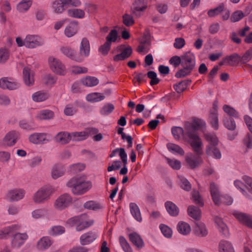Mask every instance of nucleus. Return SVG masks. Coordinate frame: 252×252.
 Segmentation results:
<instances>
[{
    "label": "nucleus",
    "mask_w": 252,
    "mask_h": 252,
    "mask_svg": "<svg viewBox=\"0 0 252 252\" xmlns=\"http://www.w3.org/2000/svg\"><path fill=\"white\" fill-rule=\"evenodd\" d=\"M200 127V123L197 121H194L192 124L188 123L186 126V134L189 137L188 142L195 153V154H188L186 157V161L191 169L198 167L203 162L201 157L203 154V143L197 132Z\"/></svg>",
    "instance_id": "nucleus-1"
},
{
    "label": "nucleus",
    "mask_w": 252,
    "mask_h": 252,
    "mask_svg": "<svg viewBox=\"0 0 252 252\" xmlns=\"http://www.w3.org/2000/svg\"><path fill=\"white\" fill-rule=\"evenodd\" d=\"M66 186L71 189V192L76 195L86 193L92 187V183L83 176H77L70 179Z\"/></svg>",
    "instance_id": "nucleus-2"
},
{
    "label": "nucleus",
    "mask_w": 252,
    "mask_h": 252,
    "mask_svg": "<svg viewBox=\"0 0 252 252\" xmlns=\"http://www.w3.org/2000/svg\"><path fill=\"white\" fill-rule=\"evenodd\" d=\"M206 141L208 142L206 153L208 156L216 159L221 158V153L219 149V141L214 133L206 134Z\"/></svg>",
    "instance_id": "nucleus-3"
},
{
    "label": "nucleus",
    "mask_w": 252,
    "mask_h": 252,
    "mask_svg": "<svg viewBox=\"0 0 252 252\" xmlns=\"http://www.w3.org/2000/svg\"><path fill=\"white\" fill-rule=\"evenodd\" d=\"M54 188L51 186H44L36 191L32 196V200L37 204H42L50 199L55 192Z\"/></svg>",
    "instance_id": "nucleus-4"
},
{
    "label": "nucleus",
    "mask_w": 252,
    "mask_h": 252,
    "mask_svg": "<svg viewBox=\"0 0 252 252\" xmlns=\"http://www.w3.org/2000/svg\"><path fill=\"white\" fill-rule=\"evenodd\" d=\"M210 189L212 199L215 204L219 205L222 202L230 205L233 203V199L230 196L220 195L218 186L214 183H211Z\"/></svg>",
    "instance_id": "nucleus-5"
},
{
    "label": "nucleus",
    "mask_w": 252,
    "mask_h": 252,
    "mask_svg": "<svg viewBox=\"0 0 252 252\" xmlns=\"http://www.w3.org/2000/svg\"><path fill=\"white\" fill-rule=\"evenodd\" d=\"M218 109V101L215 100L209 112L207 119L208 124L215 130L219 128Z\"/></svg>",
    "instance_id": "nucleus-6"
},
{
    "label": "nucleus",
    "mask_w": 252,
    "mask_h": 252,
    "mask_svg": "<svg viewBox=\"0 0 252 252\" xmlns=\"http://www.w3.org/2000/svg\"><path fill=\"white\" fill-rule=\"evenodd\" d=\"M72 203V198L68 193L59 196L54 203L55 208L58 210H63L68 207Z\"/></svg>",
    "instance_id": "nucleus-7"
},
{
    "label": "nucleus",
    "mask_w": 252,
    "mask_h": 252,
    "mask_svg": "<svg viewBox=\"0 0 252 252\" xmlns=\"http://www.w3.org/2000/svg\"><path fill=\"white\" fill-rule=\"evenodd\" d=\"M148 7V0H134L131 6V12L136 17H140Z\"/></svg>",
    "instance_id": "nucleus-8"
},
{
    "label": "nucleus",
    "mask_w": 252,
    "mask_h": 252,
    "mask_svg": "<svg viewBox=\"0 0 252 252\" xmlns=\"http://www.w3.org/2000/svg\"><path fill=\"white\" fill-rule=\"evenodd\" d=\"M48 62L50 67L53 72L63 75L66 73L65 66L60 60L50 57L49 58Z\"/></svg>",
    "instance_id": "nucleus-9"
},
{
    "label": "nucleus",
    "mask_w": 252,
    "mask_h": 252,
    "mask_svg": "<svg viewBox=\"0 0 252 252\" xmlns=\"http://www.w3.org/2000/svg\"><path fill=\"white\" fill-rule=\"evenodd\" d=\"M42 38L37 35L29 34L25 38V46L29 48H34L43 44Z\"/></svg>",
    "instance_id": "nucleus-10"
},
{
    "label": "nucleus",
    "mask_w": 252,
    "mask_h": 252,
    "mask_svg": "<svg viewBox=\"0 0 252 252\" xmlns=\"http://www.w3.org/2000/svg\"><path fill=\"white\" fill-rule=\"evenodd\" d=\"M232 213L240 223L252 228V215L237 210L233 211Z\"/></svg>",
    "instance_id": "nucleus-11"
},
{
    "label": "nucleus",
    "mask_w": 252,
    "mask_h": 252,
    "mask_svg": "<svg viewBox=\"0 0 252 252\" xmlns=\"http://www.w3.org/2000/svg\"><path fill=\"white\" fill-rule=\"evenodd\" d=\"M119 50L121 51V53L113 57V60L115 62L126 60L129 58L132 53V49L130 46L126 47L125 45H121Z\"/></svg>",
    "instance_id": "nucleus-12"
},
{
    "label": "nucleus",
    "mask_w": 252,
    "mask_h": 252,
    "mask_svg": "<svg viewBox=\"0 0 252 252\" xmlns=\"http://www.w3.org/2000/svg\"><path fill=\"white\" fill-rule=\"evenodd\" d=\"M20 137L18 132L13 130L8 132L2 140V145L5 147L14 146Z\"/></svg>",
    "instance_id": "nucleus-13"
},
{
    "label": "nucleus",
    "mask_w": 252,
    "mask_h": 252,
    "mask_svg": "<svg viewBox=\"0 0 252 252\" xmlns=\"http://www.w3.org/2000/svg\"><path fill=\"white\" fill-rule=\"evenodd\" d=\"M20 87V84L11 78L3 77L0 79V88L9 90H16Z\"/></svg>",
    "instance_id": "nucleus-14"
},
{
    "label": "nucleus",
    "mask_w": 252,
    "mask_h": 252,
    "mask_svg": "<svg viewBox=\"0 0 252 252\" xmlns=\"http://www.w3.org/2000/svg\"><path fill=\"white\" fill-rule=\"evenodd\" d=\"M90 52V45L89 41L87 38L84 37L82 39L79 48V55H77V57H81L82 62L84 58L89 57Z\"/></svg>",
    "instance_id": "nucleus-15"
},
{
    "label": "nucleus",
    "mask_w": 252,
    "mask_h": 252,
    "mask_svg": "<svg viewBox=\"0 0 252 252\" xmlns=\"http://www.w3.org/2000/svg\"><path fill=\"white\" fill-rule=\"evenodd\" d=\"M194 121H199L200 123V126H201L202 123L201 121L200 120L198 119H194L193 120L192 123L189 122H187L185 124V132H184V130L183 128L179 126H173L171 128V132L172 134L174 137L175 139L179 140L180 139L181 136L183 135L184 136V138L186 139L187 141H188V140L189 139V137L188 135L186 134V124L189 123V124H192Z\"/></svg>",
    "instance_id": "nucleus-16"
},
{
    "label": "nucleus",
    "mask_w": 252,
    "mask_h": 252,
    "mask_svg": "<svg viewBox=\"0 0 252 252\" xmlns=\"http://www.w3.org/2000/svg\"><path fill=\"white\" fill-rule=\"evenodd\" d=\"M25 191L22 189H15L9 190L7 194V198L10 201H17L23 199Z\"/></svg>",
    "instance_id": "nucleus-17"
},
{
    "label": "nucleus",
    "mask_w": 252,
    "mask_h": 252,
    "mask_svg": "<svg viewBox=\"0 0 252 252\" xmlns=\"http://www.w3.org/2000/svg\"><path fill=\"white\" fill-rule=\"evenodd\" d=\"M45 133H34L29 137V141L34 144H43L49 141Z\"/></svg>",
    "instance_id": "nucleus-18"
},
{
    "label": "nucleus",
    "mask_w": 252,
    "mask_h": 252,
    "mask_svg": "<svg viewBox=\"0 0 252 252\" xmlns=\"http://www.w3.org/2000/svg\"><path fill=\"white\" fill-rule=\"evenodd\" d=\"M61 52L66 57L78 63H81V57H77L75 51L71 47L67 46H62L60 48Z\"/></svg>",
    "instance_id": "nucleus-19"
},
{
    "label": "nucleus",
    "mask_w": 252,
    "mask_h": 252,
    "mask_svg": "<svg viewBox=\"0 0 252 252\" xmlns=\"http://www.w3.org/2000/svg\"><path fill=\"white\" fill-rule=\"evenodd\" d=\"M214 220L217 229L221 235L225 237H228L229 236L228 228L222 219L219 217H216Z\"/></svg>",
    "instance_id": "nucleus-20"
},
{
    "label": "nucleus",
    "mask_w": 252,
    "mask_h": 252,
    "mask_svg": "<svg viewBox=\"0 0 252 252\" xmlns=\"http://www.w3.org/2000/svg\"><path fill=\"white\" fill-rule=\"evenodd\" d=\"M182 65L193 69L195 66V57L193 54L187 52L182 56Z\"/></svg>",
    "instance_id": "nucleus-21"
},
{
    "label": "nucleus",
    "mask_w": 252,
    "mask_h": 252,
    "mask_svg": "<svg viewBox=\"0 0 252 252\" xmlns=\"http://www.w3.org/2000/svg\"><path fill=\"white\" fill-rule=\"evenodd\" d=\"M96 238L97 235L94 232H87L81 236L80 238V244L83 246L89 245L93 242Z\"/></svg>",
    "instance_id": "nucleus-22"
},
{
    "label": "nucleus",
    "mask_w": 252,
    "mask_h": 252,
    "mask_svg": "<svg viewBox=\"0 0 252 252\" xmlns=\"http://www.w3.org/2000/svg\"><path fill=\"white\" fill-rule=\"evenodd\" d=\"M129 241L138 249H140L144 246V242L141 237L136 232H132L128 234Z\"/></svg>",
    "instance_id": "nucleus-23"
},
{
    "label": "nucleus",
    "mask_w": 252,
    "mask_h": 252,
    "mask_svg": "<svg viewBox=\"0 0 252 252\" xmlns=\"http://www.w3.org/2000/svg\"><path fill=\"white\" fill-rule=\"evenodd\" d=\"M28 236L25 233H16L12 240V245L14 248H19L21 246L27 239Z\"/></svg>",
    "instance_id": "nucleus-24"
},
{
    "label": "nucleus",
    "mask_w": 252,
    "mask_h": 252,
    "mask_svg": "<svg viewBox=\"0 0 252 252\" xmlns=\"http://www.w3.org/2000/svg\"><path fill=\"white\" fill-rule=\"evenodd\" d=\"M65 173V169L61 164H56L52 168L51 176L54 179H57L63 176Z\"/></svg>",
    "instance_id": "nucleus-25"
},
{
    "label": "nucleus",
    "mask_w": 252,
    "mask_h": 252,
    "mask_svg": "<svg viewBox=\"0 0 252 252\" xmlns=\"http://www.w3.org/2000/svg\"><path fill=\"white\" fill-rule=\"evenodd\" d=\"M78 30V24L76 21L71 22L64 30V34L68 37L74 36Z\"/></svg>",
    "instance_id": "nucleus-26"
},
{
    "label": "nucleus",
    "mask_w": 252,
    "mask_h": 252,
    "mask_svg": "<svg viewBox=\"0 0 252 252\" xmlns=\"http://www.w3.org/2000/svg\"><path fill=\"white\" fill-rule=\"evenodd\" d=\"M52 244V241L48 237H43L40 239L36 245L38 250L43 251L48 249Z\"/></svg>",
    "instance_id": "nucleus-27"
},
{
    "label": "nucleus",
    "mask_w": 252,
    "mask_h": 252,
    "mask_svg": "<svg viewBox=\"0 0 252 252\" xmlns=\"http://www.w3.org/2000/svg\"><path fill=\"white\" fill-rule=\"evenodd\" d=\"M23 79L25 83L27 86L32 85L34 83V80L33 72L28 67H25L23 71Z\"/></svg>",
    "instance_id": "nucleus-28"
},
{
    "label": "nucleus",
    "mask_w": 252,
    "mask_h": 252,
    "mask_svg": "<svg viewBox=\"0 0 252 252\" xmlns=\"http://www.w3.org/2000/svg\"><path fill=\"white\" fill-rule=\"evenodd\" d=\"M70 134L66 131L59 132L55 137L56 142L61 144H66L70 141Z\"/></svg>",
    "instance_id": "nucleus-29"
},
{
    "label": "nucleus",
    "mask_w": 252,
    "mask_h": 252,
    "mask_svg": "<svg viewBox=\"0 0 252 252\" xmlns=\"http://www.w3.org/2000/svg\"><path fill=\"white\" fill-rule=\"evenodd\" d=\"M129 209L130 213L133 217L138 221L141 222L142 220L140 209L138 205L135 203H130Z\"/></svg>",
    "instance_id": "nucleus-30"
},
{
    "label": "nucleus",
    "mask_w": 252,
    "mask_h": 252,
    "mask_svg": "<svg viewBox=\"0 0 252 252\" xmlns=\"http://www.w3.org/2000/svg\"><path fill=\"white\" fill-rule=\"evenodd\" d=\"M165 206L167 212L170 215L173 217H176L179 213V208L172 202L166 201L165 203Z\"/></svg>",
    "instance_id": "nucleus-31"
},
{
    "label": "nucleus",
    "mask_w": 252,
    "mask_h": 252,
    "mask_svg": "<svg viewBox=\"0 0 252 252\" xmlns=\"http://www.w3.org/2000/svg\"><path fill=\"white\" fill-rule=\"evenodd\" d=\"M177 229L179 233L183 235H187L191 231L190 225L188 223L183 221L178 222L177 225Z\"/></svg>",
    "instance_id": "nucleus-32"
},
{
    "label": "nucleus",
    "mask_w": 252,
    "mask_h": 252,
    "mask_svg": "<svg viewBox=\"0 0 252 252\" xmlns=\"http://www.w3.org/2000/svg\"><path fill=\"white\" fill-rule=\"evenodd\" d=\"M88 216L86 215V217H82L80 220L79 224L76 225V230L77 231H81L93 225L94 221L92 220H88Z\"/></svg>",
    "instance_id": "nucleus-33"
},
{
    "label": "nucleus",
    "mask_w": 252,
    "mask_h": 252,
    "mask_svg": "<svg viewBox=\"0 0 252 252\" xmlns=\"http://www.w3.org/2000/svg\"><path fill=\"white\" fill-rule=\"evenodd\" d=\"M219 252H234V250L230 242L221 240L219 245Z\"/></svg>",
    "instance_id": "nucleus-34"
},
{
    "label": "nucleus",
    "mask_w": 252,
    "mask_h": 252,
    "mask_svg": "<svg viewBox=\"0 0 252 252\" xmlns=\"http://www.w3.org/2000/svg\"><path fill=\"white\" fill-rule=\"evenodd\" d=\"M52 9L53 12L61 14L65 9V5L61 0H55L52 2Z\"/></svg>",
    "instance_id": "nucleus-35"
},
{
    "label": "nucleus",
    "mask_w": 252,
    "mask_h": 252,
    "mask_svg": "<svg viewBox=\"0 0 252 252\" xmlns=\"http://www.w3.org/2000/svg\"><path fill=\"white\" fill-rule=\"evenodd\" d=\"M49 97V94L43 91H38L32 95V100L35 102H42L47 100Z\"/></svg>",
    "instance_id": "nucleus-36"
},
{
    "label": "nucleus",
    "mask_w": 252,
    "mask_h": 252,
    "mask_svg": "<svg viewBox=\"0 0 252 252\" xmlns=\"http://www.w3.org/2000/svg\"><path fill=\"white\" fill-rule=\"evenodd\" d=\"M188 215L195 220H199L201 218L200 210L197 207L190 205L188 208Z\"/></svg>",
    "instance_id": "nucleus-37"
},
{
    "label": "nucleus",
    "mask_w": 252,
    "mask_h": 252,
    "mask_svg": "<svg viewBox=\"0 0 252 252\" xmlns=\"http://www.w3.org/2000/svg\"><path fill=\"white\" fill-rule=\"evenodd\" d=\"M87 132L85 131L70 133V140L73 141H83L87 138Z\"/></svg>",
    "instance_id": "nucleus-38"
},
{
    "label": "nucleus",
    "mask_w": 252,
    "mask_h": 252,
    "mask_svg": "<svg viewBox=\"0 0 252 252\" xmlns=\"http://www.w3.org/2000/svg\"><path fill=\"white\" fill-rule=\"evenodd\" d=\"M54 112L50 110H43L40 111L36 116L38 119L40 120H50L53 118Z\"/></svg>",
    "instance_id": "nucleus-39"
},
{
    "label": "nucleus",
    "mask_w": 252,
    "mask_h": 252,
    "mask_svg": "<svg viewBox=\"0 0 252 252\" xmlns=\"http://www.w3.org/2000/svg\"><path fill=\"white\" fill-rule=\"evenodd\" d=\"M190 80H184L174 85L173 87L178 93H181L187 88L188 86L190 85Z\"/></svg>",
    "instance_id": "nucleus-40"
},
{
    "label": "nucleus",
    "mask_w": 252,
    "mask_h": 252,
    "mask_svg": "<svg viewBox=\"0 0 252 252\" xmlns=\"http://www.w3.org/2000/svg\"><path fill=\"white\" fill-rule=\"evenodd\" d=\"M166 146L168 150L173 154H177L181 156L185 154L184 150L178 145L170 143L167 144Z\"/></svg>",
    "instance_id": "nucleus-41"
},
{
    "label": "nucleus",
    "mask_w": 252,
    "mask_h": 252,
    "mask_svg": "<svg viewBox=\"0 0 252 252\" xmlns=\"http://www.w3.org/2000/svg\"><path fill=\"white\" fill-rule=\"evenodd\" d=\"M67 15L75 18H83L85 16V12L81 9H69L67 11Z\"/></svg>",
    "instance_id": "nucleus-42"
},
{
    "label": "nucleus",
    "mask_w": 252,
    "mask_h": 252,
    "mask_svg": "<svg viewBox=\"0 0 252 252\" xmlns=\"http://www.w3.org/2000/svg\"><path fill=\"white\" fill-rule=\"evenodd\" d=\"M84 207L86 209L94 211L103 208V206L101 203L93 200L88 201L85 202L84 204Z\"/></svg>",
    "instance_id": "nucleus-43"
},
{
    "label": "nucleus",
    "mask_w": 252,
    "mask_h": 252,
    "mask_svg": "<svg viewBox=\"0 0 252 252\" xmlns=\"http://www.w3.org/2000/svg\"><path fill=\"white\" fill-rule=\"evenodd\" d=\"M225 61H227V64L231 66L237 64L241 62V56L237 53H234L225 57Z\"/></svg>",
    "instance_id": "nucleus-44"
},
{
    "label": "nucleus",
    "mask_w": 252,
    "mask_h": 252,
    "mask_svg": "<svg viewBox=\"0 0 252 252\" xmlns=\"http://www.w3.org/2000/svg\"><path fill=\"white\" fill-rule=\"evenodd\" d=\"M223 123L225 127L229 130L234 131L236 128V123L232 118H224Z\"/></svg>",
    "instance_id": "nucleus-45"
},
{
    "label": "nucleus",
    "mask_w": 252,
    "mask_h": 252,
    "mask_svg": "<svg viewBox=\"0 0 252 252\" xmlns=\"http://www.w3.org/2000/svg\"><path fill=\"white\" fill-rule=\"evenodd\" d=\"M222 110L225 114L230 117L234 118H238L239 117L238 112L233 107L229 105H223Z\"/></svg>",
    "instance_id": "nucleus-46"
},
{
    "label": "nucleus",
    "mask_w": 252,
    "mask_h": 252,
    "mask_svg": "<svg viewBox=\"0 0 252 252\" xmlns=\"http://www.w3.org/2000/svg\"><path fill=\"white\" fill-rule=\"evenodd\" d=\"M32 5V1L30 0H24L19 2L17 6V10L20 12H25L27 11Z\"/></svg>",
    "instance_id": "nucleus-47"
},
{
    "label": "nucleus",
    "mask_w": 252,
    "mask_h": 252,
    "mask_svg": "<svg viewBox=\"0 0 252 252\" xmlns=\"http://www.w3.org/2000/svg\"><path fill=\"white\" fill-rule=\"evenodd\" d=\"M104 98V96L99 93H94L88 94L86 96V99L90 102H98Z\"/></svg>",
    "instance_id": "nucleus-48"
},
{
    "label": "nucleus",
    "mask_w": 252,
    "mask_h": 252,
    "mask_svg": "<svg viewBox=\"0 0 252 252\" xmlns=\"http://www.w3.org/2000/svg\"><path fill=\"white\" fill-rule=\"evenodd\" d=\"M82 82L83 85L87 87L95 86L99 83V81L96 78L91 76L87 77L83 79Z\"/></svg>",
    "instance_id": "nucleus-49"
},
{
    "label": "nucleus",
    "mask_w": 252,
    "mask_h": 252,
    "mask_svg": "<svg viewBox=\"0 0 252 252\" xmlns=\"http://www.w3.org/2000/svg\"><path fill=\"white\" fill-rule=\"evenodd\" d=\"M224 9V4L221 3L215 8L209 10L208 11V15L210 17H214L219 15Z\"/></svg>",
    "instance_id": "nucleus-50"
},
{
    "label": "nucleus",
    "mask_w": 252,
    "mask_h": 252,
    "mask_svg": "<svg viewBox=\"0 0 252 252\" xmlns=\"http://www.w3.org/2000/svg\"><path fill=\"white\" fill-rule=\"evenodd\" d=\"M77 111V109L75 104H68L65 106L63 112L66 116H72L76 113Z\"/></svg>",
    "instance_id": "nucleus-51"
},
{
    "label": "nucleus",
    "mask_w": 252,
    "mask_h": 252,
    "mask_svg": "<svg viewBox=\"0 0 252 252\" xmlns=\"http://www.w3.org/2000/svg\"><path fill=\"white\" fill-rule=\"evenodd\" d=\"M65 228L61 225H57L52 227L49 231V233L51 235H61L64 233Z\"/></svg>",
    "instance_id": "nucleus-52"
},
{
    "label": "nucleus",
    "mask_w": 252,
    "mask_h": 252,
    "mask_svg": "<svg viewBox=\"0 0 252 252\" xmlns=\"http://www.w3.org/2000/svg\"><path fill=\"white\" fill-rule=\"evenodd\" d=\"M119 242L121 247L125 252H133L131 247L124 237L120 236L119 237Z\"/></svg>",
    "instance_id": "nucleus-53"
},
{
    "label": "nucleus",
    "mask_w": 252,
    "mask_h": 252,
    "mask_svg": "<svg viewBox=\"0 0 252 252\" xmlns=\"http://www.w3.org/2000/svg\"><path fill=\"white\" fill-rule=\"evenodd\" d=\"M234 185L235 187L239 189L241 193L248 199H251V196L248 194L246 191L244 189L243 187L244 186L243 183L240 180H237L234 182Z\"/></svg>",
    "instance_id": "nucleus-54"
},
{
    "label": "nucleus",
    "mask_w": 252,
    "mask_h": 252,
    "mask_svg": "<svg viewBox=\"0 0 252 252\" xmlns=\"http://www.w3.org/2000/svg\"><path fill=\"white\" fill-rule=\"evenodd\" d=\"M9 51L6 48H0V63H5L9 57Z\"/></svg>",
    "instance_id": "nucleus-55"
},
{
    "label": "nucleus",
    "mask_w": 252,
    "mask_h": 252,
    "mask_svg": "<svg viewBox=\"0 0 252 252\" xmlns=\"http://www.w3.org/2000/svg\"><path fill=\"white\" fill-rule=\"evenodd\" d=\"M114 106L111 103H107L104 105L100 110L102 115L106 116L110 114L114 109Z\"/></svg>",
    "instance_id": "nucleus-56"
},
{
    "label": "nucleus",
    "mask_w": 252,
    "mask_h": 252,
    "mask_svg": "<svg viewBox=\"0 0 252 252\" xmlns=\"http://www.w3.org/2000/svg\"><path fill=\"white\" fill-rule=\"evenodd\" d=\"M204 225L203 223L197 222L196 223V226L194 228L195 234L199 237H203L204 236Z\"/></svg>",
    "instance_id": "nucleus-57"
},
{
    "label": "nucleus",
    "mask_w": 252,
    "mask_h": 252,
    "mask_svg": "<svg viewBox=\"0 0 252 252\" xmlns=\"http://www.w3.org/2000/svg\"><path fill=\"white\" fill-rule=\"evenodd\" d=\"M183 67V68L180 69L176 73L175 77H176L177 78H181L185 77L187 75H188L193 70L192 69L189 67H187L185 66Z\"/></svg>",
    "instance_id": "nucleus-58"
},
{
    "label": "nucleus",
    "mask_w": 252,
    "mask_h": 252,
    "mask_svg": "<svg viewBox=\"0 0 252 252\" xmlns=\"http://www.w3.org/2000/svg\"><path fill=\"white\" fill-rule=\"evenodd\" d=\"M147 77L151 79L150 85L151 86L158 84L159 82V79L157 78V73L153 71H149L147 73Z\"/></svg>",
    "instance_id": "nucleus-59"
},
{
    "label": "nucleus",
    "mask_w": 252,
    "mask_h": 252,
    "mask_svg": "<svg viewBox=\"0 0 252 252\" xmlns=\"http://www.w3.org/2000/svg\"><path fill=\"white\" fill-rule=\"evenodd\" d=\"M159 228L162 233L165 237L170 238L172 236V231L167 225L161 224L160 225Z\"/></svg>",
    "instance_id": "nucleus-60"
},
{
    "label": "nucleus",
    "mask_w": 252,
    "mask_h": 252,
    "mask_svg": "<svg viewBox=\"0 0 252 252\" xmlns=\"http://www.w3.org/2000/svg\"><path fill=\"white\" fill-rule=\"evenodd\" d=\"M118 38V32L116 30H112L106 36V41L112 44L115 42Z\"/></svg>",
    "instance_id": "nucleus-61"
},
{
    "label": "nucleus",
    "mask_w": 252,
    "mask_h": 252,
    "mask_svg": "<svg viewBox=\"0 0 252 252\" xmlns=\"http://www.w3.org/2000/svg\"><path fill=\"white\" fill-rule=\"evenodd\" d=\"M123 22L126 27H130L134 23L132 16L128 14H125L123 16Z\"/></svg>",
    "instance_id": "nucleus-62"
},
{
    "label": "nucleus",
    "mask_w": 252,
    "mask_h": 252,
    "mask_svg": "<svg viewBox=\"0 0 252 252\" xmlns=\"http://www.w3.org/2000/svg\"><path fill=\"white\" fill-rule=\"evenodd\" d=\"M168 163L174 169L179 170L181 167V162L176 159L166 158Z\"/></svg>",
    "instance_id": "nucleus-63"
},
{
    "label": "nucleus",
    "mask_w": 252,
    "mask_h": 252,
    "mask_svg": "<svg viewBox=\"0 0 252 252\" xmlns=\"http://www.w3.org/2000/svg\"><path fill=\"white\" fill-rule=\"evenodd\" d=\"M252 59V48L249 49L241 57V63H246Z\"/></svg>",
    "instance_id": "nucleus-64"
}]
</instances>
